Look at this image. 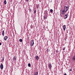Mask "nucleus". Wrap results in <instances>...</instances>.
Masks as SVG:
<instances>
[{
    "mask_svg": "<svg viewBox=\"0 0 75 75\" xmlns=\"http://www.w3.org/2000/svg\"><path fill=\"white\" fill-rule=\"evenodd\" d=\"M8 38V36H6L4 38V40L5 41H6L7 39Z\"/></svg>",
    "mask_w": 75,
    "mask_h": 75,
    "instance_id": "nucleus-4",
    "label": "nucleus"
},
{
    "mask_svg": "<svg viewBox=\"0 0 75 75\" xmlns=\"http://www.w3.org/2000/svg\"><path fill=\"white\" fill-rule=\"evenodd\" d=\"M4 4H7V2L6 1V0H5L4 1Z\"/></svg>",
    "mask_w": 75,
    "mask_h": 75,
    "instance_id": "nucleus-13",
    "label": "nucleus"
},
{
    "mask_svg": "<svg viewBox=\"0 0 75 75\" xmlns=\"http://www.w3.org/2000/svg\"><path fill=\"white\" fill-rule=\"evenodd\" d=\"M29 10L30 12H31V11H32V10H31V9L29 8Z\"/></svg>",
    "mask_w": 75,
    "mask_h": 75,
    "instance_id": "nucleus-16",
    "label": "nucleus"
},
{
    "mask_svg": "<svg viewBox=\"0 0 75 75\" xmlns=\"http://www.w3.org/2000/svg\"><path fill=\"white\" fill-rule=\"evenodd\" d=\"M38 7H39L37 6V8H38Z\"/></svg>",
    "mask_w": 75,
    "mask_h": 75,
    "instance_id": "nucleus-28",
    "label": "nucleus"
},
{
    "mask_svg": "<svg viewBox=\"0 0 75 75\" xmlns=\"http://www.w3.org/2000/svg\"><path fill=\"white\" fill-rule=\"evenodd\" d=\"M1 23V21L0 20V23Z\"/></svg>",
    "mask_w": 75,
    "mask_h": 75,
    "instance_id": "nucleus-29",
    "label": "nucleus"
},
{
    "mask_svg": "<svg viewBox=\"0 0 75 75\" xmlns=\"http://www.w3.org/2000/svg\"><path fill=\"white\" fill-rule=\"evenodd\" d=\"M64 75H67V74H66V73H65V74H64Z\"/></svg>",
    "mask_w": 75,
    "mask_h": 75,
    "instance_id": "nucleus-26",
    "label": "nucleus"
},
{
    "mask_svg": "<svg viewBox=\"0 0 75 75\" xmlns=\"http://www.w3.org/2000/svg\"><path fill=\"white\" fill-rule=\"evenodd\" d=\"M36 9H35L34 11V13H36Z\"/></svg>",
    "mask_w": 75,
    "mask_h": 75,
    "instance_id": "nucleus-20",
    "label": "nucleus"
},
{
    "mask_svg": "<svg viewBox=\"0 0 75 75\" xmlns=\"http://www.w3.org/2000/svg\"><path fill=\"white\" fill-rule=\"evenodd\" d=\"M65 47H64L63 49V50H65Z\"/></svg>",
    "mask_w": 75,
    "mask_h": 75,
    "instance_id": "nucleus-21",
    "label": "nucleus"
},
{
    "mask_svg": "<svg viewBox=\"0 0 75 75\" xmlns=\"http://www.w3.org/2000/svg\"><path fill=\"white\" fill-rule=\"evenodd\" d=\"M25 1H28V0H25Z\"/></svg>",
    "mask_w": 75,
    "mask_h": 75,
    "instance_id": "nucleus-25",
    "label": "nucleus"
},
{
    "mask_svg": "<svg viewBox=\"0 0 75 75\" xmlns=\"http://www.w3.org/2000/svg\"><path fill=\"white\" fill-rule=\"evenodd\" d=\"M28 65L29 67H31V64H30V63H29L28 64Z\"/></svg>",
    "mask_w": 75,
    "mask_h": 75,
    "instance_id": "nucleus-15",
    "label": "nucleus"
},
{
    "mask_svg": "<svg viewBox=\"0 0 75 75\" xmlns=\"http://www.w3.org/2000/svg\"><path fill=\"white\" fill-rule=\"evenodd\" d=\"M51 67H52V65H51V63H49V64L48 65V68H49L50 69L51 68Z\"/></svg>",
    "mask_w": 75,
    "mask_h": 75,
    "instance_id": "nucleus-5",
    "label": "nucleus"
},
{
    "mask_svg": "<svg viewBox=\"0 0 75 75\" xmlns=\"http://www.w3.org/2000/svg\"><path fill=\"white\" fill-rule=\"evenodd\" d=\"M68 18V14H66L64 16V19H66Z\"/></svg>",
    "mask_w": 75,
    "mask_h": 75,
    "instance_id": "nucleus-2",
    "label": "nucleus"
},
{
    "mask_svg": "<svg viewBox=\"0 0 75 75\" xmlns=\"http://www.w3.org/2000/svg\"><path fill=\"white\" fill-rule=\"evenodd\" d=\"M43 17H44V19H46V18H47V15H44Z\"/></svg>",
    "mask_w": 75,
    "mask_h": 75,
    "instance_id": "nucleus-7",
    "label": "nucleus"
},
{
    "mask_svg": "<svg viewBox=\"0 0 75 75\" xmlns=\"http://www.w3.org/2000/svg\"><path fill=\"white\" fill-rule=\"evenodd\" d=\"M4 57H3L2 58V61H4Z\"/></svg>",
    "mask_w": 75,
    "mask_h": 75,
    "instance_id": "nucleus-22",
    "label": "nucleus"
},
{
    "mask_svg": "<svg viewBox=\"0 0 75 75\" xmlns=\"http://www.w3.org/2000/svg\"><path fill=\"white\" fill-rule=\"evenodd\" d=\"M34 45V40H32L31 41V46H33Z\"/></svg>",
    "mask_w": 75,
    "mask_h": 75,
    "instance_id": "nucleus-3",
    "label": "nucleus"
},
{
    "mask_svg": "<svg viewBox=\"0 0 75 75\" xmlns=\"http://www.w3.org/2000/svg\"><path fill=\"white\" fill-rule=\"evenodd\" d=\"M37 6L39 7H40V5H39V4H38V6Z\"/></svg>",
    "mask_w": 75,
    "mask_h": 75,
    "instance_id": "nucleus-23",
    "label": "nucleus"
},
{
    "mask_svg": "<svg viewBox=\"0 0 75 75\" xmlns=\"http://www.w3.org/2000/svg\"><path fill=\"white\" fill-rule=\"evenodd\" d=\"M36 59L37 60H38V59H39V57L38 56H37L36 57Z\"/></svg>",
    "mask_w": 75,
    "mask_h": 75,
    "instance_id": "nucleus-12",
    "label": "nucleus"
},
{
    "mask_svg": "<svg viewBox=\"0 0 75 75\" xmlns=\"http://www.w3.org/2000/svg\"><path fill=\"white\" fill-rule=\"evenodd\" d=\"M19 41L20 42H22V41H23V40H22V39H19Z\"/></svg>",
    "mask_w": 75,
    "mask_h": 75,
    "instance_id": "nucleus-18",
    "label": "nucleus"
},
{
    "mask_svg": "<svg viewBox=\"0 0 75 75\" xmlns=\"http://www.w3.org/2000/svg\"><path fill=\"white\" fill-rule=\"evenodd\" d=\"M1 45V43H0V45Z\"/></svg>",
    "mask_w": 75,
    "mask_h": 75,
    "instance_id": "nucleus-27",
    "label": "nucleus"
},
{
    "mask_svg": "<svg viewBox=\"0 0 75 75\" xmlns=\"http://www.w3.org/2000/svg\"><path fill=\"white\" fill-rule=\"evenodd\" d=\"M13 60H15V59H16V57H13Z\"/></svg>",
    "mask_w": 75,
    "mask_h": 75,
    "instance_id": "nucleus-14",
    "label": "nucleus"
},
{
    "mask_svg": "<svg viewBox=\"0 0 75 75\" xmlns=\"http://www.w3.org/2000/svg\"><path fill=\"white\" fill-rule=\"evenodd\" d=\"M72 60L73 61H75V55L72 58Z\"/></svg>",
    "mask_w": 75,
    "mask_h": 75,
    "instance_id": "nucleus-8",
    "label": "nucleus"
},
{
    "mask_svg": "<svg viewBox=\"0 0 75 75\" xmlns=\"http://www.w3.org/2000/svg\"><path fill=\"white\" fill-rule=\"evenodd\" d=\"M72 71V70L71 69H69V71Z\"/></svg>",
    "mask_w": 75,
    "mask_h": 75,
    "instance_id": "nucleus-24",
    "label": "nucleus"
},
{
    "mask_svg": "<svg viewBox=\"0 0 75 75\" xmlns=\"http://www.w3.org/2000/svg\"><path fill=\"white\" fill-rule=\"evenodd\" d=\"M50 11L51 13H52V12H53V10H52V9H50Z\"/></svg>",
    "mask_w": 75,
    "mask_h": 75,
    "instance_id": "nucleus-17",
    "label": "nucleus"
},
{
    "mask_svg": "<svg viewBox=\"0 0 75 75\" xmlns=\"http://www.w3.org/2000/svg\"><path fill=\"white\" fill-rule=\"evenodd\" d=\"M0 68L1 69H3V65L2 64V63L1 64Z\"/></svg>",
    "mask_w": 75,
    "mask_h": 75,
    "instance_id": "nucleus-6",
    "label": "nucleus"
},
{
    "mask_svg": "<svg viewBox=\"0 0 75 75\" xmlns=\"http://www.w3.org/2000/svg\"><path fill=\"white\" fill-rule=\"evenodd\" d=\"M46 51L47 52H49V51H50V50H48V49H47Z\"/></svg>",
    "mask_w": 75,
    "mask_h": 75,
    "instance_id": "nucleus-19",
    "label": "nucleus"
},
{
    "mask_svg": "<svg viewBox=\"0 0 75 75\" xmlns=\"http://www.w3.org/2000/svg\"><path fill=\"white\" fill-rule=\"evenodd\" d=\"M63 28L64 31H65V28H66V26H65V25H63Z\"/></svg>",
    "mask_w": 75,
    "mask_h": 75,
    "instance_id": "nucleus-9",
    "label": "nucleus"
},
{
    "mask_svg": "<svg viewBox=\"0 0 75 75\" xmlns=\"http://www.w3.org/2000/svg\"><path fill=\"white\" fill-rule=\"evenodd\" d=\"M38 73L37 72H35L34 74H33L34 75H38Z\"/></svg>",
    "mask_w": 75,
    "mask_h": 75,
    "instance_id": "nucleus-10",
    "label": "nucleus"
},
{
    "mask_svg": "<svg viewBox=\"0 0 75 75\" xmlns=\"http://www.w3.org/2000/svg\"><path fill=\"white\" fill-rule=\"evenodd\" d=\"M69 9L68 7L65 6L64 8L61 9L60 11V15L61 17H62V15H64L65 13H67Z\"/></svg>",
    "mask_w": 75,
    "mask_h": 75,
    "instance_id": "nucleus-1",
    "label": "nucleus"
},
{
    "mask_svg": "<svg viewBox=\"0 0 75 75\" xmlns=\"http://www.w3.org/2000/svg\"><path fill=\"white\" fill-rule=\"evenodd\" d=\"M2 35L3 36H4V30L2 31Z\"/></svg>",
    "mask_w": 75,
    "mask_h": 75,
    "instance_id": "nucleus-11",
    "label": "nucleus"
}]
</instances>
